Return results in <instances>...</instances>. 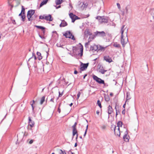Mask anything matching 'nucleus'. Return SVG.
I'll list each match as a JSON object with an SVG mask.
<instances>
[{"mask_svg": "<svg viewBox=\"0 0 154 154\" xmlns=\"http://www.w3.org/2000/svg\"><path fill=\"white\" fill-rule=\"evenodd\" d=\"M125 25H123L121 28V43L123 47H124L125 45L128 42V29L125 27Z\"/></svg>", "mask_w": 154, "mask_h": 154, "instance_id": "nucleus-1", "label": "nucleus"}, {"mask_svg": "<svg viewBox=\"0 0 154 154\" xmlns=\"http://www.w3.org/2000/svg\"><path fill=\"white\" fill-rule=\"evenodd\" d=\"M92 78L98 84H103L104 85V86H106V83H105L104 81L103 80L98 77L97 76L94 74L92 75Z\"/></svg>", "mask_w": 154, "mask_h": 154, "instance_id": "nucleus-2", "label": "nucleus"}, {"mask_svg": "<svg viewBox=\"0 0 154 154\" xmlns=\"http://www.w3.org/2000/svg\"><path fill=\"white\" fill-rule=\"evenodd\" d=\"M63 35L66 38H71L73 40H75L74 36L72 35L70 31H66L63 34Z\"/></svg>", "mask_w": 154, "mask_h": 154, "instance_id": "nucleus-3", "label": "nucleus"}, {"mask_svg": "<svg viewBox=\"0 0 154 154\" xmlns=\"http://www.w3.org/2000/svg\"><path fill=\"white\" fill-rule=\"evenodd\" d=\"M94 34H95L96 36H98L102 37H104L107 34L104 32L103 31L101 32L97 31L94 32Z\"/></svg>", "mask_w": 154, "mask_h": 154, "instance_id": "nucleus-4", "label": "nucleus"}, {"mask_svg": "<svg viewBox=\"0 0 154 154\" xmlns=\"http://www.w3.org/2000/svg\"><path fill=\"white\" fill-rule=\"evenodd\" d=\"M109 20V18L106 16H101V18L100 19V24L107 23L108 22Z\"/></svg>", "mask_w": 154, "mask_h": 154, "instance_id": "nucleus-5", "label": "nucleus"}, {"mask_svg": "<svg viewBox=\"0 0 154 154\" xmlns=\"http://www.w3.org/2000/svg\"><path fill=\"white\" fill-rule=\"evenodd\" d=\"M98 45H94L92 46H91L89 51H91L94 52L95 51H98Z\"/></svg>", "mask_w": 154, "mask_h": 154, "instance_id": "nucleus-6", "label": "nucleus"}, {"mask_svg": "<svg viewBox=\"0 0 154 154\" xmlns=\"http://www.w3.org/2000/svg\"><path fill=\"white\" fill-rule=\"evenodd\" d=\"M88 66V63H83L82 62H81V64L80 65L81 67L79 69L81 70V71H84L86 69Z\"/></svg>", "mask_w": 154, "mask_h": 154, "instance_id": "nucleus-7", "label": "nucleus"}, {"mask_svg": "<svg viewBox=\"0 0 154 154\" xmlns=\"http://www.w3.org/2000/svg\"><path fill=\"white\" fill-rule=\"evenodd\" d=\"M128 130H127L125 132L124 135L123 137V139L124 141L126 142L129 141L130 137L129 135L128 136Z\"/></svg>", "mask_w": 154, "mask_h": 154, "instance_id": "nucleus-8", "label": "nucleus"}, {"mask_svg": "<svg viewBox=\"0 0 154 154\" xmlns=\"http://www.w3.org/2000/svg\"><path fill=\"white\" fill-rule=\"evenodd\" d=\"M103 58L104 60L109 63L113 62L112 58L108 55L104 56Z\"/></svg>", "mask_w": 154, "mask_h": 154, "instance_id": "nucleus-9", "label": "nucleus"}, {"mask_svg": "<svg viewBox=\"0 0 154 154\" xmlns=\"http://www.w3.org/2000/svg\"><path fill=\"white\" fill-rule=\"evenodd\" d=\"M29 122H28V125H29L31 128L33 127L35 124V123L34 121H32L30 117H28ZM30 130H32V128L29 129Z\"/></svg>", "mask_w": 154, "mask_h": 154, "instance_id": "nucleus-10", "label": "nucleus"}, {"mask_svg": "<svg viewBox=\"0 0 154 154\" xmlns=\"http://www.w3.org/2000/svg\"><path fill=\"white\" fill-rule=\"evenodd\" d=\"M25 135L23 132L20 133L17 135V141L19 140L20 141L22 140L23 138V137Z\"/></svg>", "mask_w": 154, "mask_h": 154, "instance_id": "nucleus-11", "label": "nucleus"}, {"mask_svg": "<svg viewBox=\"0 0 154 154\" xmlns=\"http://www.w3.org/2000/svg\"><path fill=\"white\" fill-rule=\"evenodd\" d=\"M34 26L35 27H36L38 29H41L42 31L43 34L44 35H45V27L42 26H39L37 25H35Z\"/></svg>", "mask_w": 154, "mask_h": 154, "instance_id": "nucleus-12", "label": "nucleus"}, {"mask_svg": "<svg viewBox=\"0 0 154 154\" xmlns=\"http://www.w3.org/2000/svg\"><path fill=\"white\" fill-rule=\"evenodd\" d=\"M35 12V11L34 10H30L28 11L27 13V17H28L29 16L32 17Z\"/></svg>", "mask_w": 154, "mask_h": 154, "instance_id": "nucleus-13", "label": "nucleus"}, {"mask_svg": "<svg viewBox=\"0 0 154 154\" xmlns=\"http://www.w3.org/2000/svg\"><path fill=\"white\" fill-rule=\"evenodd\" d=\"M45 19L49 21H52L53 20V18L52 17L51 14H48V16H45Z\"/></svg>", "mask_w": 154, "mask_h": 154, "instance_id": "nucleus-14", "label": "nucleus"}, {"mask_svg": "<svg viewBox=\"0 0 154 154\" xmlns=\"http://www.w3.org/2000/svg\"><path fill=\"white\" fill-rule=\"evenodd\" d=\"M114 134L116 136H118L119 137H120V132L119 128H117L116 130H114Z\"/></svg>", "mask_w": 154, "mask_h": 154, "instance_id": "nucleus-15", "label": "nucleus"}, {"mask_svg": "<svg viewBox=\"0 0 154 154\" xmlns=\"http://www.w3.org/2000/svg\"><path fill=\"white\" fill-rule=\"evenodd\" d=\"M108 113L109 114L108 115V118H109V114H111L113 112V109L112 107L110 106V105H109L108 107Z\"/></svg>", "mask_w": 154, "mask_h": 154, "instance_id": "nucleus-16", "label": "nucleus"}, {"mask_svg": "<svg viewBox=\"0 0 154 154\" xmlns=\"http://www.w3.org/2000/svg\"><path fill=\"white\" fill-rule=\"evenodd\" d=\"M92 35V33L89 31V29H85V37L87 38L88 35L91 36Z\"/></svg>", "mask_w": 154, "mask_h": 154, "instance_id": "nucleus-17", "label": "nucleus"}, {"mask_svg": "<svg viewBox=\"0 0 154 154\" xmlns=\"http://www.w3.org/2000/svg\"><path fill=\"white\" fill-rule=\"evenodd\" d=\"M78 50L79 48L78 47L74 46L72 47V52H73V54L74 55H77V54H76V52Z\"/></svg>", "mask_w": 154, "mask_h": 154, "instance_id": "nucleus-18", "label": "nucleus"}, {"mask_svg": "<svg viewBox=\"0 0 154 154\" xmlns=\"http://www.w3.org/2000/svg\"><path fill=\"white\" fill-rule=\"evenodd\" d=\"M68 25V24L64 20H62L61 23L60 25V27H65L67 26Z\"/></svg>", "mask_w": 154, "mask_h": 154, "instance_id": "nucleus-19", "label": "nucleus"}, {"mask_svg": "<svg viewBox=\"0 0 154 154\" xmlns=\"http://www.w3.org/2000/svg\"><path fill=\"white\" fill-rule=\"evenodd\" d=\"M79 44L81 45V47L80 48V53L77 54V55H80V56L81 57L83 56V48L82 45H81V43H80Z\"/></svg>", "mask_w": 154, "mask_h": 154, "instance_id": "nucleus-20", "label": "nucleus"}, {"mask_svg": "<svg viewBox=\"0 0 154 154\" xmlns=\"http://www.w3.org/2000/svg\"><path fill=\"white\" fill-rule=\"evenodd\" d=\"M72 128V135L74 136L76 134H78L76 128Z\"/></svg>", "mask_w": 154, "mask_h": 154, "instance_id": "nucleus-21", "label": "nucleus"}, {"mask_svg": "<svg viewBox=\"0 0 154 154\" xmlns=\"http://www.w3.org/2000/svg\"><path fill=\"white\" fill-rule=\"evenodd\" d=\"M130 99L131 97L130 93L129 92H127L126 94V101H127L128 100H130Z\"/></svg>", "mask_w": 154, "mask_h": 154, "instance_id": "nucleus-22", "label": "nucleus"}, {"mask_svg": "<svg viewBox=\"0 0 154 154\" xmlns=\"http://www.w3.org/2000/svg\"><path fill=\"white\" fill-rule=\"evenodd\" d=\"M69 15L70 18L72 19H72H74V18L75 17V15L74 14L72 13H70L69 14Z\"/></svg>", "mask_w": 154, "mask_h": 154, "instance_id": "nucleus-23", "label": "nucleus"}, {"mask_svg": "<svg viewBox=\"0 0 154 154\" xmlns=\"http://www.w3.org/2000/svg\"><path fill=\"white\" fill-rule=\"evenodd\" d=\"M37 55L38 56V58L39 60H41L42 58L41 56V54L40 52H37L36 53Z\"/></svg>", "mask_w": 154, "mask_h": 154, "instance_id": "nucleus-24", "label": "nucleus"}, {"mask_svg": "<svg viewBox=\"0 0 154 154\" xmlns=\"http://www.w3.org/2000/svg\"><path fill=\"white\" fill-rule=\"evenodd\" d=\"M14 0H8V4L9 5H10L11 6V9L13 8V5H12V3L13 1H14Z\"/></svg>", "mask_w": 154, "mask_h": 154, "instance_id": "nucleus-25", "label": "nucleus"}, {"mask_svg": "<svg viewBox=\"0 0 154 154\" xmlns=\"http://www.w3.org/2000/svg\"><path fill=\"white\" fill-rule=\"evenodd\" d=\"M47 2L46 1H45V0H43V1L41 2L39 8H41L43 5H46Z\"/></svg>", "mask_w": 154, "mask_h": 154, "instance_id": "nucleus-26", "label": "nucleus"}, {"mask_svg": "<svg viewBox=\"0 0 154 154\" xmlns=\"http://www.w3.org/2000/svg\"><path fill=\"white\" fill-rule=\"evenodd\" d=\"M117 126H116L117 128H119L120 127H122V122L121 121H119L117 123Z\"/></svg>", "mask_w": 154, "mask_h": 154, "instance_id": "nucleus-27", "label": "nucleus"}, {"mask_svg": "<svg viewBox=\"0 0 154 154\" xmlns=\"http://www.w3.org/2000/svg\"><path fill=\"white\" fill-rule=\"evenodd\" d=\"M115 108L116 109V112H117V113L120 114V111L119 110V109H119V106L117 105V104H116Z\"/></svg>", "mask_w": 154, "mask_h": 154, "instance_id": "nucleus-28", "label": "nucleus"}, {"mask_svg": "<svg viewBox=\"0 0 154 154\" xmlns=\"http://www.w3.org/2000/svg\"><path fill=\"white\" fill-rule=\"evenodd\" d=\"M103 68V67H102V68L100 69L99 72L102 74H104L107 71V70L104 69Z\"/></svg>", "mask_w": 154, "mask_h": 154, "instance_id": "nucleus-29", "label": "nucleus"}, {"mask_svg": "<svg viewBox=\"0 0 154 154\" xmlns=\"http://www.w3.org/2000/svg\"><path fill=\"white\" fill-rule=\"evenodd\" d=\"M45 96H43L42 97L40 103V104L42 105L45 101Z\"/></svg>", "mask_w": 154, "mask_h": 154, "instance_id": "nucleus-30", "label": "nucleus"}, {"mask_svg": "<svg viewBox=\"0 0 154 154\" xmlns=\"http://www.w3.org/2000/svg\"><path fill=\"white\" fill-rule=\"evenodd\" d=\"M113 46L118 48H119L121 47L120 45L119 44H117V42L114 43L113 44Z\"/></svg>", "mask_w": 154, "mask_h": 154, "instance_id": "nucleus-31", "label": "nucleus"}, {"mask_svg": "<svg viewBox=\"0 0 154 154\" xmlns=\"http://www.w3.org/2000/svg\"><path fill=\"white\" fill-rule=\"evenodd\" d=\"M106 48V47H104L101 46L100 45L99 47H98V51L100 50H101V51H103L105 50V48Z\"/></svg>", "mask_w": 154, "mask_h": 154, "instance_id": "nucleus-32", "label": "nucleus"}, {"mask_svg": "<svg viewBox=\"0 0 154 154\" xmlns=\"http://www.w3.org/2000/svg\"><path fill=\"white\" fill-rule=\"evenodd\" d=\"M32 57H34L35 60H36L37 59V57L35 55V54L34 53H32V56L28 60V61H29V60L32 58Z\"/></svg>", "mask_w": 154, "mask_h": 154, "instance_id": "nucleus-33", "label": "nucleus"}, {"mask_svg": "<svg viewBox=\"0 0 154 154\" xmlns=\"http://www.w3.org/2000/svg\"><path fill=\"white\" fill-rule=\"evenodd\" d=\"M21 13H22L23 14H25V9L23 6H22V9Z\"/></svg>", "mask_w": 154, "mask_h": 154, "instance_id": "nucleus-34", "label": "nucleus"}, {"mask_svg": "<svg viewBox=\"0 0 154 154\" xmlns=\"http://www.w3.org/2000/svg\"><path fill=\"white\" fill-rule=\"evenodd\" d=\"M105 100L106 102H108L109 101L110 98L108 95H105L104 96Z\"/></svg>", "mask_w": 154, "mask_h": 154, "instance_id": "nucleus-35", "label": "nucleus"}, {"mask_svg": "<svg viewBox=\"0 0 154 154\" xmlns=\"http://www.w3.org/2000/svg\"><path fill=\"white\" fill-rule=\"evenodd\" d=\"M55 3L57 5H60L62 3L60 0H56L55 1Z\"/></svg>", "mask_w": 154, "mask_h": 154, "instance_id": "nucleus-36", "label": "nucleus"}, {"mask_svg": "<svg viewBox=\"0 0 154 154\" xmlns=\"http://www.w3.org/2000/svg\"><path fill=\"white\" fill-rule=\"evenodd\" d=\"M90 38V37H89L88 39V42L85 44V48H86V46H88L89 45L90 42L91 41V40L89 39Z\"/></svg>", "mask_w": 154, "mask_h": 154, "instance_id": "nucleus-37", "label": "nucleus"}, {"mask_svg": "<svg viewBox=\"0 0 154 154\" xmlns=\"http://www.w3.org/2000/svg\"><path fill=\"white\" fill-rule=\"evenodd\" d=\"M59 154H66V152H65V150L63 151L62 149H60L59 151Z\"/></svg>", "mask_w": 154, "mask_h": 154, "instance_id": "nucleus-38", "label": "nucleus"}, {"mask_svg": "<svg viewBox=\"0 0 154 154\" xmlns=\"http://www.w3.org/2000/svg\"><path fill=\"white\" fill-rule=\"evenodd\" d=\"M21 20L24 22L25 20L26 16L25 14H23V15L21 17Z\"/></svg>", "mask_w": 154, "mask_h": 154, "instance_id": "nucleus-39", "label": "nucleus"}, {"mask_svg": "<svg viewBox=\"0 0 154 154\" xmlns=\"http://www.w3.org/2000/svg\"><path fill=\"white\" fill-rule=\"evenodd\" d=\"M116 128L117 127L115 125H111V128L112 130H113L114 131V130H116Z\"/></svg>", "mask_w": 154, "mask_h": 154, "instance_id": "nucleus-40", "label": "nucleus"}, {"mask_svg": "<svg viewBox=\"0 0 154 154\" xmlns=\"http://www.w3.org/2000/svg\"><path fill=\"white\" fill-rule=\"evenodd\" d=\"M97 104L98 105V106H99V107L100 108H102V106L101 103L100 101L99 100H98L97 101Z\"/></svg>", "mask_w": 154, "mask_h": 154, "instance_id": "nucleus-41", "label": "nucleus"}, {"mask_svg": "<svg viewBox=\"0 0 154 154\" xmlns=\"http://www.w3.org/2000/svg\"><path fill=\"white\" fill-rule=\"evenodd\" d=\"M96 35H95V34H94V35H92L91 36H90L89 37H90V40H91V41L93 40L94 38L96 37Z\"/></svg>", "mask_w": 154, "mask_h": 154, "instance_id": "nucleus-42", "label": "nucleus"}, {"mask_svg": "<svg viewBox=\"0 0 154 154\" xmlns=\"http://www.w3.org/2000/svg\"><path fill=\"white\" fill-rule=\"evenodd\" d=\"M80 19V18L79 17H78L76 16L75 15V17L74 18V19H72V23H74L76 20H78V19Z\"/></svg>", "mask_w": 154, "mask_h": 154, "instance_id": "nucleus-43", "label": "nucleus"}, {"mask_svg": "<svg viewBox=\"0 0 154 154\" xmlns=\"http://www.w3.org/2000/svg\"><path fill=\"white\" fill-rule=\"evenodd\" d=\"M56 46L57 47H61L62 48H63V45H61L60 43H57L56 44Z\"/></svg>", "mask_w": 154, "mask_h": 154, "instance_id": "nucleus-44", "label": "nucleus"}, {"mask_svg": "<svg viewBox=\"0 0 154 154\" xmlns=\"http://www.w3.org/2000/svg\"><path fill=\"white\" fill-rule=\"evenodd\" d=\"M101 18V16H97L96 18V19L98 20V21L99 23H100V19Z\"/></svg>", "mask_w": 154, "mask_h": 154, "instance_id": "nucleus-45", "label": "nucleus"}, {"mask_svg": "<svg viewBox=\"0 0 154 154\" xmlns=\"http://www.w3.org/2000/svg\"><path fill=\"white\" fill-rule=\"evenodd\" d=\"M45 15H44L43 16L40 15L39 17V18L40 19H45Z\"/></svg>", "mask_w": 154, "mask_h": 154, "instance_id": "nucleus-46", "label": "nucleus"}, {"mask_svg": "<svg viewBox=\"0 0 154 154\" xmlns=\"http://www.w3.org/2000/svg\"><path fill=\"white\" fill-rule=\"evenodd\" d=\"M80 94H81V93L80 91H79L78 92V94H77V99H78L80 95Z\"/></svg>", "mask_w": 154, "mask_h": 154, "instance_id": "nucleus-47", "label": "nucleus"}, {"mask_svg": "<svg viewBox=\"0 0 154 154\" xmlns=\"http://www.w3.org/2000/svg\"><path fill=\"white\" fill-rule=\"evenodd\" d=\"M38 35H39V37L40 38H41L42 39H45V37L44 36H42V35H40L39 34H38Z\"/></svg>", "mask_w": 154, "mask_h": 154, "instance_id": "nucleus-48", "label": "nucleus"}, {"mask_svg": "<svg viewBox=\"0 0 154 154\" xmlns=\"http://www.w3.org/2000/svg\"><path fill=\"white\" fill-rule=\"evenodd\" d=\"M77 124V122H75L74 125L72 126V128H76V125Z\"/></svg>", "mask_w": 154, "mask_h": 154, "instance_id": "nucleus-49", "label": "nucleus"}, {"mask_svg": "<svg viewBox=\"0 0 154 154\" xmlns=\"http://www.w3.org/2000/svg\"><path fill=\"white\" fill-rule=\"evenodd\" d=\"M74 73L75 74H77L78 73V71L76 70V69L75 68H74Z\"/></svg>", "mask_w": 154, "mask_h": 154, "instance_id": "nucleus-50", "label": "nucleus"}, {"mask_svg": "<svg viewBox=\"0 0 154 154\" xmlns=\"http://www.w3.org/2000/svg\"><path fill=\"white\" fill-rule=\"evenodd\" d=\"M59 97H61L62 96L63 94V91L61 93H60V91L59 92Z\"/></svg>", "mask_w": 154, "mask_h": 154, "instance_id": "nucleus-51", "label": "nucleus"}, {"mask_svg": "<svg viewBox=\"0 0 154 154\" xmlns=\"http://www.w3.org/2000/svg\"><path fill=\"white\" fill-rule=\"evenodd\" d=\"M27 17L28 18V21H32V18H31L32 17H29V16L28 17Z\"/></svg>", "mask_w": 154, "mask_h": 154, "instance_id": "nucleus-52", "label": "nucleus"}, {"mask_svg": "<svg viewBox=\"0 0 154 154\" xmlns=\"http://www.w3.org/2000/svg\"><path fill=\"white\" fill-rule=\"evenodd\" d=\"M128 7L127 6L125 8V12H126V13L127 14H128Z\"/></svg>", "mask_w": 154, "mask_h": 154, "instance_id": "nucleus-53", "label": "nucleus"}, {"mask_svg": "<svg viewBox=\"0 0 154 154\" xmlns=\"http://www.w3.org/2000/svg\"><path fill=\"white\" fill-rule=\"evenodd\" d=\"M101 128L102 129L104 130L106 128V126L104 125H103L101 126Z\"/></svg>", "mask_w": 154, "mask_h": 154, "instance_id": "nucleus-54", "label": "nucleus"}, {"mask_svg": "<svg viewBox=\"0 0 154 154\" xmlns=\"http://www.w3.org/2000/svg\"><path fill=\"white\" fill-rule=\"evenodd\" d=\"M125 109H124L122 111V114L124 115L125 114Z\"/></svg>", "mask_w": 154, "mask_h": 154, "instance_id": "nucleus-55", "label": "nucleus"}, {"mask_svg": "<svg viewBox=\"0 0 154 154\" xmlns=\"http://www.w3.org/2000/svg\"><path fill=\"white\" fill-rule=\"evenodd\" d=\"M117 5L118 6V8L119 9L120 8H121L120 5V4L119 3H117Z\"/></svg>", "mask_w": 154, "mask_h": 154, "instance_id": "nucleus-56", "label": "nucleus"}, {"mask_svg": "<svg viewBox=\"0 0 154 154\" xmlns=\"http://www.w3.org/2000/svg\"><path fill=\"white\" fill-rule=\"evenodd\" d=\"M57 111H58L59 113H60L61 112V110L60 108H59V107H58L57 109Z\"/></svg>", "mask_w": 154, "mask_h": 154, "instance_id": "nucleus-57", "label": "nucleus"}, {"mask_svg": "<svg viewBox=\"0 0 154 154\" xmlns=\"http://www.w3.org/2000/svg\"><path fill=\"white\" fill-rule=\"evenodd\" d=\"M33 142V140H31L29 142V143L30 144H31Z\"/></svg>", "mask_w": 154, "mask_h": 154, "instance_id": "nucleus-58", "label": "nucleus"}, {"mask_svg": "<svg viewBox=\"0 0 154 154\" xmlns=\"http://www.w3.org/2000/svg\"><path fill=\"white\" fill-rule=\"evenodd\" d=\"M32 112L33 113H35V111H34V106H32Z\"/></svg>", "mask_w": 154, "mask_h": 154, "instance_id": "nucleus-59", "label": "nucleus"}, {"mask_svg": "<svg viewBox=\"0 0 154 154\" xmlns=\"http://www.w3.org/2000/svg\"><path fill=\"white\" fill-rule=\"evenodd\" d=\"M12 23L14 24H16V23L15 20H12Z\"/></svg>", "mask_w": 154, "mask_h": 154, "instance_id": "nucleus-60", "label": "nucleus"}, {"mask_svg": "<svg viewBox=\"0 0 154 154\" xmlns=\"http://www.w3.org/2000/svg\"><path fill=\"white\" fill-rule=\"evenodd\" d=\"M90 16V15L89 14H88L87 15H85L84 16V18H87L88 17H89Z\"/></svg>", "mask_w": 154, "mask_h": 154, "instance_id": "nucleus-61", "label": "nucleus"}, {"mask_svg": "<svg viewBox=\"0 0 154 154\" xmlns=\"http://www.w3.org/2000/svg\"><path fill=\"white\" fill-rule=\"evenodd\" d=\"M54 6L56 7V9H58L59 8H60L61 7V6L60 5L58 6Z\"/></svg>", "mask_w": 154, "mask_h": 154, "instance_id": "nucleus-62", "label": "nucleus"}, {"mask_svg": "<svg viewBox=\"0 0 154 154\" xmlns=\"http://www.w3.org/2000/svg\"><path fill=\"white\" fill-rule=\"evenodd\" d=\"M54 97H53V98H51L50 100V101L52 102H54Z\"/></svg>", "mask_w": 154, "mask_h": 154, "instance_id": "nucleus-63", "label": "nucleus"}, {"mask_svg": "<svg viewBox=\"0 0 154 154\" xmlns=\"http://www.w3.org/2000/svg\"><path fill=\"white\" fill-rule=\"evenodd\" d=\"M126 102H127V101H126L125 103V104H124L123 105V108H124V109H125V106H126Z\"/></svg>", "mask_w": 154, "mask_h": 154, "instance_id": "nucleus-64", "label": "nucleus"}]
</instances>
